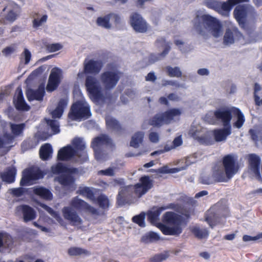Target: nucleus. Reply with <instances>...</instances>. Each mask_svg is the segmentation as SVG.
<instances>
[{
	"instance_id": "1",
	"label": "nucleus",
	"mask_w": 262,
	"mask_h": 262,
	"mask_svg": "<svg viewBox=\"0 0 262 262\" xmlns=\"http://www.w3.org/2000/svg\"><path fill=\"white\" fill-rule=\"evenodd\" d=\"M70 207H64L62 212L64 218L69 221L72 225H80L82 220L75 210L79 212L88 211L93 214H96L97 210L84 200L78 196L74 197L70 202Z\"/></svg>"
},
{
	"instance_id": "2",
	"label": "nucleus",
	"mask_w": 262,
	"mask_h": 262,
	"mask_svg": "<svg viewBox=\"0 0 262 262\" xmlns=\"http://www.w3.org/2000/svg\"><path fill=\"white\" fill-rule=\"evenodd\" d=\"M195 30L200 35L205 36L206 28H209L213 36L217 38L222 34V25L216 18L209 15H196L194 19Z\"/></svg>"
},
{
	"instance_id": "3",
	"label": "nucleus",
	"mask_w": 262,
	"mask_h": 262,
	"mask_svg": "<svg viewBox=\"0 0 262 262\" xmlns=\"http://www.w3.org/2000/svg\"><path fill=\"white\" fill-rule=\"evenodd\" d=\"M182 216L172 211H167L162 216V223H159L157 227L165 235H179L183 231L181 225Z\"/></svg>"
},
{
	"instance_id": "4",
	"label": "nucleus",
	"mask_w": 262,
	"mask_h": 262,
	"mask_svg": "<svg viewBox=\"0 0 262 262\" xmlns=\"http://www.w3.org/2000/svg\"><path fill=\"white\" fill-rule=\"evenodd\" d=\"M249 0H227L226 2H219L215 0H208L206 6L217 12L224 16H228L233 7L242 3L248 2Z\"/></svg>"
},
{
	"instance_id": "5",
	"label": "nucleus",
	"mask_w": 262,
	"mask_h": 262,
	"mask_svg": "<svg viewBox=\"0 0 262 262\" xmlns=\"http://www.w3.org/2000/svg\"><path fill=\"white\" fill-rule=\"evenodd\" d=\"M21 8L18 5L14 2L9 3L0 14V24L6 25L13 23L19 16Z\"/></svg>"
},
{
	"instance_id": "6",
	"label": "nucleus",
	"mask_w": 262,
	"mask_h": 262,
	"mask_svg": "<svg viewBox=\"0 0 262 262\" xmlns=\"http://www.w3.org/2000/svg\"><path fill=\"white\" fill-rule=\"evenodd\" d=\"M222 164L229 179H231L237 172L239 168L237 156L234 154H228L224 156Z\"/></svg>"
},
{
	"instance_id": "7",
	"label": "nucleus",
	"mask_w": 262,
	"mask_h": 262,
	"mask_svg": "<svg viewBox=\"0 0 262 262\" xmlns=\"http://www.w3.org/2000/svg\"><path fill=\"white\" fill-rule=\"evenodd\" d=\"M43 176V173L38 168L31 167L26 168L23 171L20 185L21 186L30 185L32 184L33 181L41 179Z\"/></svg>"
},
{
	"instance_id": "8",
	"label": "nucleus",
	"mask_w": 262,
	"mask_h": 262,
	"mask_svg": "<svg viewBox=\"0 0 262 262\" xmlns=\"http://www.w3.org/2000/svg\"><path fill=\"white\" fill-rule=\"evenodd\" d=\"M72 146L75 151L76 159V162L81 164L88 160V156L86 150V146L82 139L80 137H75L71 142Z\"/></svg>"
},
{
	"instance_id": "9",
	"label": "nucleus",
	"mask_w": 262,
	"mask_h": 262,
	"mask_svg": "<svg viewBox=\"0 0 262 262\" xmlns=\"http://www.w3.org/2000/svg\"><path fill=\"white\" fill-rule=\"evenodd\" d=\"M120 78V73L118 71H107L102 73L100 77V81L106 90L114 88Z\"/></svg>"
},
{
	"instance_id": "10",
	"label": "nucleus",
	"mask_w": 262,
	"mask_h": 262,
	"mask_svg": "<svg viewBox=\"0 0 262 262\" xmlns=\"http://www.w3.org/2000/svg\"><path fill=\"white\" fill-rule=\"evenodd\" d=\"M154 186V181L148 176H143L134 186V194L138 198L145 194Z\"/></svg>"
},
{
	"instance_id": "11",
	"label": "nucleus",
	"mask_w": 262,
	"mask_h": 262,
	"mask_svg": "<svg viewBox=\"0 0 262 262\" xmlns=\"http://www.w3.org/2000/svg\"><path fill=\"white\" fill-rule=\"evenodd\" d=\"M85 84L86 90L92 98L96 101L102 99L103 95L101 88L96 78L92 76H87L85 79Z\"/></svg>"
},
{
	"instance_id": "12",
	"label": "nucleus",
	"mask_w": 262,
	"mask_h": 262,
	"mask_svg": "<svg viewBox=\"0 0 262 262\" xmlns=\"http://www.w3.org/2000/svg\"><path fill=\"white\" fill-rule=\"evenodd\" d=\"M129 24L134 30L138 33H146L150 27L141 15L137 12H134L130 15Z\"/></svg>"
},
{
	"instance_id": "13",
	"label": "nucleus",
	"mask_w": 262,
	"mask_h": 262,
	"mask_svg": "<svg viewBox=\"0 0 262 262\" xmlns=\"http://www.w3.org/2000/svg\"><path fill=\"white\" fill-rule=\"evenodd\" d=\"M111 139L106 135H102L95 138L91 143V147L94 150L96 159L100 160L103 158V152L101 147L103 145H108L111 143Z\"/></svg>"
},
{
	"instance_id": "14",
	"label": "nucleus",
	"mask_w": 262,
	"mask_h": 262,
	"mask_svg": "<svg viewBox=\"0 0 262 262\" xmlns=\"http://www.w3.org/2000/svg\"><path fill=\"white\" fill-rule=\"evenodd\" d=\"M249 6L248 5H238L233 11V16L239 26L243 29L246 27V21L249 12Z\"/></svg>"
},
{
	"instance_id": "15",
	"label": "nucleus",
	"mask_w": 262,
	"mask_h": 262,
	"mask_svg": "<svg viewBox=\"0 0 262 262\" xmlns=\"http://www.w3.org/2000/svg\"><path fill=\"white\" fill-rule=\"evenodd\" d=\"M180 208L179 204L174 203L169 204L167 206L154 207L153 210L148 211L147 213V220L152 224H155L159 220V216L163 211L167 209L178 211Z\"/></svg>"
},
{
	"instance_id": "16",
	"label": "nucleus",
	"mask_w": 262,
	"mask_h": 262,
	"mask_svg": "<svg viewBox=\"0 0 262 262\" xmlns=\"http://www.w3.org/2000/svg\"><path fill=\"white\" fill-rule=\"evenodd\" d=\"M61 71L58 69L52 70L48 79L46 90L49 92H52L57 89L60 83Z\"/></svg>"
},
{
	"instance_id": "17",
	"label": "nucleus",
	"mask_w": 262,
	"mask_h": 262,
	"mask_svg": "<svg viewBox=\"0 0 262 262\" xmlns=\"http://www.w3.org/2000/svg\"><path fill=\"white\" fill-rule=\"evenodd\" d=\"M222 125L224 126V128L215 129L212 131L214 139L217 142L225 141L232 133L230 122L227 125H225V123Z\"/></svg>"
},
{
	"instance_id": "18",
	"label": "nucleus",
	"mask_w": 262,
	"mask_h": 262,
	"mask_svg": "<svg viewBox=\"0 0 262 262\" xmlns=\"http://www.w3.org/2000/svg\"><path fill=\"white\" fill-rule=\"evenodd\" d=\"M111 19L114 20L115 24H119L120 23L121 18L118 14L110 13L103 17H98L96 20V24L98 26L108 29L111 28V24L110 23Z\"/></svg>"
},
{
	"instance_id": "19",
	"label": "nucleus",
	"mask_w": 262,
	"mask_h": 262,
	"mask_svg": "<svg viewBox=\"0 0 262 262\" xmlns=\"http://www.w3.org/2000/svg\"><path fill=\"white\" fill-rule=\"evenodd\" d=\"M248 162L249 168L251 171H252L256 177L260 178V158L255 154H251L248 155Z\"/></svg>"
},
{
	"instance_id": "20",
	"label": "nucleus",
	"mask_w": 262,
	"mask_h": 262,
	"mask_svg": "<svg viewBox=\"0 0 262 262\" xmlns=\"http://www.w3.org/2000/svg\"><path fill=\"white\" fill-rule=\"evenodd\" d=\"M68 115H91L90 107L86 102L77 101L72 105Z\"/></svg>"
},
{
	"instance_id": "21",
	"label": "nucleus",
	"mask_w": 262,
	"mask_h": 262,
	"mask_svg": "<svg viewBox=\"0 0 262 262\" xmlns=\"http://www.w3.org/2000/svg\"><path fill=\"white\" fill-rule=\"evenodd\" d=\"M13 103L16 110L18 111H29L30 106L26 102L22 90L20 87H18L15 92V95L13 98Z\"/></svg>"
},
{
	"instance_id": "22",
	"label": "nucleus",
	"mask_w": 262,
	"mask_h": 262,
	"mask_svg": "<svg viewBox=\"0 0 262 262\" xmlns=\"http://www.w3.org/2000/svg\"><path fill=\"white\" fill-rule=\"evenodd\" d=\"M233 116H204V121L210 125H221L224 123L227 125L231 122Z\"/></svg>"
},
{
	"instance_id": "23",
	"label": "nucleus",
	"mask_w": 262,
	"mask_h": 262,
	"mask_svg": "<svg viewBox=\"0 0 262 262\" xmlns=\"http://www.w3.org/2000/svg\"><path fill=\"white\" fill-rule=\"evenodd\" d=\"M103 66V62L100 60H89L84 64V71L86 74H97L101 70Z\"/></svg>"
},
{
	"instance_id": "24",
	"label": "nucleus",
	"mask_w": 262,
	"mask_h": 262,
	"mask_svg": "<svg viewBox=\"0 0 262 262\" xmlns=\"http://www.w3.org/2000/svg\"><path fill=\"white\" fill-rule=\"evenodd\" d=\"M71 145L61 148L58 151L57 160L61 161H69L74 158L76 159L75 151Z\"/></svg>"
},
{
	"instance_id": "25",
	"label": "nucleus",
	"mask_w": 262,
	"mask_h": 262,
	"mask_svg": "<svg viewBox=\"0 0 262 262\" xmlns=\"http://www.w3.org/2000/svg\"><path fill=\"white\" fill-rule=\"evenodd\" d=\"M45 94V88L40 85L37 90L29 89L26 91V96L29 101L33 100L42 101Z\"/></svg>"
},
{
	"instance_id": "26",
	"label": "nucleus",
	"mask_w": 262,
	"mask_h": 262,
	"mask_svg": "<svg viewBox=\"0 0 262 262\" xmlns=\"http://www.w3.org/2000/svg\"><path fill=\"white\" fill-rule=\"evenodd\" d=\"M17 173V169L15 166L11 165L6 167L4 171L0 174L2 181L8 184L14 182Z\"/></svg>"
},
{
	"instance_id": "27",
	"label": "nucleus",
	"mask_w": 262,
	"mask_h": 262,
	"mask_svg": "<svg viewBox=\"0 0 262 262\" xmlns=\"http://www.w3.org/2000/svg\"><path fill=\"white\" fill-rule=\"evenodd\" d=\"M51 172L54 174H59L64 173H77L78 171L77 168L68 167L62 163L58 162L51 166Z\"/></svg>"
},
{
	"instance_id": "28",
	"label": "nucleus",
	"mask_w": 262,
	"mask_h": 262,
	"mask_svg": "<svg viewBox=\"0 0 262 262\" xmlns=\"http://www.w3.org/2000/svg\"><path fill=\"white\" fill-rule=\"evenodd\" d=\"M18 211H20L25 222L32 221L36 217V212L31 207L27 205H21L17 207Z\"/></svg>"
},
{
	"instance_id": "29",
	"label": "nucleus",
	"mask_w": 262,
	"mask_h": 262,
	"mask_svg": "<svg viewBox=\"0 0 262 262\" xmlns=\"http://www.w3.org/2000/svg\"><path fill=\"white\" fill-rule=\"evenodd\" d=\"M106 126L108 129L115 131L119 134L124 132V128L122 127L119 121L111 117V116H106L105 118Z\"/></svg>"
},
{
	"instance_id": "30",
	"label": "nucleus",
	"mask_w": 262,
	"mask_h": 262,
	"mask_svg": "<svg viewBox=\"0 0 262 262\" xmlns=\"http://www.w3.org/2000/svg\"><path fill=\"white\" fill-rule=\"evenodd\" d=\"M241 35L242 34L237 28L227 29L224 36V43L225 45L233 43L234 41V37H238Z\"/></svg>"
},
{
	"instance_id": "31",
	"label": "nucleus",
	"mask_w": 262,
	"mask_h": 262,
	"mask_svg": "<svg viewBox=\"0 0 262 262\" xmlns=\"http://www.w3.org/2000/svg\"><path fill=\"white\" fill-rule=\"evenodd\" d=\"M94 190L95 188L92 187L87 186L79 187L76 191V193L81 195L83 197H85L93 202H95L96 198L95 197Z\"/></svg>"
},
{
	"instance_id": "32",
	"label": "nucleus",
	"mask_w": 262,
	"mask_h": 262,
	"mask_svg": "<svg viewBox=\"0 0 262 262\" xmlns=\"http://www.w3.org/2000/svg\"><path fill=\"white\" fill-rule=\"evenodd\" d=\"M53 148L49 143L42 145L39 149V156L41 160L46 161L52 157Z\"/></svg>"
},
{
	"instance_id": "33",
	"label": "nucleus",
	"mask_w": 262,
	"mask_h": 262,
	"mask_svg": "<svg viewBox=\"0 0 262 262\" xmlns=\"http://www.w3.org/2000/svg\"><path fill=\"white\" fill-rule=\"evenodd\" d=\"M33 192L35 194L46 200H51L53 198L52 192L48 189L43 187H34Z\"/></svg>"
},
{
	"instance_id": "34",
	"label": "nucleus",
	"mask_w": 262,
	"mask_h": 262,
	"mask_svg": "<svg viewBox=\"0 0 262 262\" xmlns=\"http://www.w3.org/2000/svg\"><path fill=\"white\" fill-rule=\"evenodd\" d=\"M72 173H64L58 177V182L63 186H70L73 185L75 179L72 176Z\"/></svg>"
},
{
	"instance_id": "35",
	"label": "nucleus",
	"mask_w": 262,
	"mask_h": 262,
	"mask_svg": "<svg viewBox=\"0 0 262 262\" xmlns=\"http://www.w3.org/2000/svg\"><path fill=\"white\" fill-rule=\"evenodd\" d=\"M213 115H243L239 109L235 107H223L214 112Z\"/></svg>"
},
{
	"instance_id": "36",
	"label": "nucleus",
	"mask_w": 262,
	"mask_h": 262,
	"mask_svg": "<svg viewBox=\"0 0 262 262\" xmlns=\"http://www.w3.org/2000/svg\"><path fill=\"white\" fill-rule=\"evenodd\" d=\"M170 50V47L167 45L162 53L157 54H151L148 57V62L152 64L163 59L168 53Z\"/></svg>"
},
{
	"instance_id": "37",
	"label": "nucleus",
	"mask_w": 262,
	"mask_h": 262,
	"mask_svg": "<svg viewBox=\"0 0 262 262\" xmlns=\"http://www.w3.org/2000/svg\"><path fill=\"white\" fill-rule=\"evenodd\" d=\"M68 99L61 98L58 102L56 108L52 112L51 115H62L68 105Z\"/></svg>"
},
{
	"instance_id": "38",
	"label": "nucleus",
	"mask_w": 262,
	"mask_h": 262,
	"mask_svg": "<svg viewBox=\"0 0 262 262\" xmlns=\"http://www.w3.org/2000/svg\"><path fill=\"white\" fill-rule=\"evenodd\" d=\"M191 231L195 237L199 239L206 238L209 235L208 231L206 228L193 227L191 229Z\"/></svg>"
},
{
	"instance_id": "39",
	"label": "nucleus",
	"mask_w": 262,
	"mask_h": 262,
	"mask_svg": "<svg viewBox=\"0 0 262 262\" xmlns=\"http://www.w3.org/2000/svg\"><path fill=\"white\" fill-rule=\"evenodd\" d=\"M11 133L14 137L15 136H18L22 134L23 131L26 127L25 123H20L18 124H14L11 122L9 123Z\"/></svg>"
},
{
	"instance_id": "40",
	"label": "nucleus",
	"mask_w": 262,
	"mask_h": 262,
	"mask_svg": "<svg viewBox=\"0 0 262 262\" xmlns=\"http://www.w3.org/2000/svg\"><path fill=\"white\" fill-rule=\"evenodd\" d=\"M160 237L159 235L156 232L150 231L141 238V241L144 243H150L160 240Z\"/></svg>"
},
{
	"instance_id": "41",
	"label": "nucleus",
	"mask_w": 262,
	"mask_h": 262,
	"mask_svg": "<svg viewBox=\"0 0 262 262\" xmlns=\"http://www.w3.org/2000/svg\"><path fill=\"white\" fill-rule=\"evenodd\" d=\"M175 116H155L149 121V124L155 126H161L165 118L173 119Z\"/></svg>"
},
{
	"instance_id": "42",
	"label": "nucleus",
	"mask_w": 262,
	"mask_h": 262,
	"mask_svg": "<svg viewBox=\"0 0 262 262\" xmlns=\"http://www.w3.org/2000/svg\"><path fill=\"white\" fill-rule=\"evenodd\" d=\"M144 134L141 132H138L132 137L130 142V145L133 147L137 148L139 144L143 141Z\"/></svg>"
},
{
	"instance_id": "43",
	"label": "nucleus",
	"mask_w": 262,
	"mask_h": 262,
	"mask_svg": "<svg viewBox=\"0 0 262 262\" xmlns=\"http://www.w3.org/2000/svg\"><path fill=\"white\" fill-rule=\"evenodd\" d=\"M97 202L99 206L104 209H108L109 207V200L107 197L104 194H100L94 202Z\"/></svg>"
},
{
	"instance_id": "44",
	"label": "nucleus",
	"mask_w": 262,
	"mask_h": 262,
	"mask_svg": "<svg viewBox=\"0 0 262 262\" xmlns=\"http://www.w3.org/2000/svg\"><path fill=\"white\" fill-rule=\"evenodd\" d=\"M68 253L70 256H78L82 254L89 255L90 254L89 251L79 247H71L68 249Z\"/></svg>"
},
{
	"instance_id": "45",
	"label": "nucleus",
	"mask_w": 262,
	"mask_h": 262,
	"mask_svg": "<svg viewBox=\"0 0 262 262\" xmlns=\"http://www.w3.org/2000/svg\"><path fill=\"white\" fill-rule=\"evenodd\" d=\"M213 177L214 182H227L230 179L228 178L225 172L223 171H217L213 173Z\"/></svg>"
},
{
	"instance_id": "46",
	"label": "nucleus",
	"mask_w": 262,
	"mask_h": 262,
	"mask_svg": "<svg viewBox=\"0 0 262 262\" xmlns=\"http://www.w3.org/2000/svg\"><path fill=\"white\" fill-rule=\"evenodd\" d=\"M14 140V138L11 134L7 133L4 134L3 138L0 137V148L4 147L7 144L12 143Z\"/></svg>"
},
{
	"instance_id": "47",
	"label": "nucleus",
	"mask_w": 262,
	"mask_h": 262,
	"mask_svg": "<svg viewBox=\"0 0 262 262\" xmlns=\"http://www.w3.org/2000/svg\"><path fill=\"white\" fill-rule=\"evenodd\" d=\"M166 70L168 75L170 77H176L180 78L182 75V72L178 67L172 68L170 66H167Z\"/></svg>"
},
{
	"instance_id": "48",
	"label": "nucleus",
	"mask_w": 262,
	"mask_h": 262,
	"mask_svg": "<svg viewBox=\"0 0 262 262\" xmlns=\"http://www.w3.org/2000/svg\"><path fill=\"white\" fill-rule=\"evenodd\" d=\"M199 134L200 131L195 127H191L189 132L190 136L199 142L202 143L205 142L206 137L205 136H200Z\"/></svg>"
},
{
	"instance_id": "49",
	"label": "nucleus",
	"mask_w": 262,
	"mask_h": 262,
	"mask_svg": "<svg viewBox=\"0 0 262 262\" xmlns=\"http://www.w3.org/2000/svg\"><path fill=\"white\" fill-rule=\"evenodd\" d=\"M145 213L144 212H141L139 215H135L133 217L132 221L138 224L141 227H144L145 224Z\"/></svg>"
},
{
	"instance_id": "50",
	"label": "nucleus",
	"mask_w": 262,
	"mask_h": 262,
	"mask_svg": "<svg viewBox=\"0 0 262 262\" xmlns=\"http://www.w3.org/2000/svg\"><path fill=\"white\" fill-rule=\"evenodd\" d=\"M3 242L4 246L7 248H12L14 245L13 238L9 234L6 232H3Z\"/></svg>"
},
{
	"instance_id": "51",
	"label": "nucleus",
	"mask_w": 262,
	"mask_h": 262,
	"mask_svg": "<svg viewBox=\"0 0 262 262\" xmlns=\"http://www.w3.org/2000/svg\"><path fill=\"white\" fill-rule=\"evenodd\" d=\"M48 19V15L47 14L43 15L40 18H34L32 20V26L34 29H38L47 22Z\"/></svg>"
},
{
	"instance_id": "52",
	"label": "nucleus",
	"mask_w": 262,
	"mask_h": 262,
	"mask_svg": "<svg viewBox=\"0 0 262 262\" xmlns=\"http://www.w3.org/2000/svg\"><path fill=\"white\" fill-rule=\"evenodd\" d=\"M47 125L51 128L54 134L59 133V125L58 123L55 120L47 119L45 118Z\"/></svg>"
},
{
	"instance_id": "53",
	"label": "nucleus",
	"mask_w": 262,
	"mask_h": 262,
	"mask_svg": "<svg viewBox=\"0 0 262 262\" xmlns=\"http://www.w3.org/2000/svg\"><path fill=\"white\" fill-rule=\"evenodd\" d=\"M169 256V254L167 252L164 253H160L155 255L153 257L150 258V262H162V261L166 259Z\"/></svg>"
},
{
	"instance_id": "54",
	"label": "nucleus",
	"mask_w": 262,
	"mask_h": 262,
	"mask_svg": "<svg viewBox=\"0 0 262 262\" xmlns=\"http://www.w3.org/2000/svg\"><path fill=\"white\" fill-rule=\"evenodd\" d=\"M62 48V46L59 43L49 44L46 46V49L49 52H54L60 50Z\"/></svg>"
},
{
	"instance_id": "55",
	"label": "nucleus",
	"mask_w": 262,
	"mask_h": 262,
	"mask_svg": "<svg viewBox=\"0 0 262 262\" xmlns=\"http://www.w3.org/2000/svg\"><path fill=\"white\" fill-rule=\"evenodd\" d=\"M33 143L34 141L31 139L24 141L22 143V148L25 150L32 149L36 145V144L33 145Z\"/></svg>"
},
{
	"instance_id": "56",
	"label": "nucleus",
	"mask_w": 262,
	"mask_h": 262,
	"mask_svg": "<svg viewBox=\"0 0 262 262\" xmlns=\"http://www.w3.org/2000/svg\"><path fill=\"white\" fill-rule=\"evenodd\" d=\"M98 174L103 176H113L114 175V170L113 168L109 167L105 170L98 171Z\"/></svg>"
},
{
	"instance_id": "57",
	"label": "nucleus",
	"mask_w": 262,
	"mask_h": 262,
	"mask_svg": "<svg viewBox=\"0 0 262 262\" xmlns=\"http://www.w3.org/2000/svg\"><path fill=\"white\" fill-rule=\"evenodd\" d=\"M42 206L49 214H50L52 216H53L56 219H58V218H60L58 213L57 212L55 211L50 207L46 205H43Z\"/></svg>"
},
{
	"instance_id": "58",
	"label": "nucleus",
	"mask_w": 262,
	"mask_h": 262,
	"mask_svg": "<svg viewBox=\"0 0 262 262\" xmlns=\"http://www.w3.org/2000/svg\"><path fill=\"white\" fill-rule=\"evenodd\" d=\"M172 170V169L168 168L167 166H163L158 169L157 170L151 169L150 170V171L157 172L160 173H169L173 172Z\"/></svg>"
},
{
	"instance_id": "59",
	"label": "nucleus",
	"mask_w": 262,
	"mask_h": 262,
	"mask_svg": "<svg viewBox=\"0 0 262 262\" xmlns=\"http://www.w3.org/2000/svg\"><path fill=\"white\" fill-rule=\"evenodd\" d=\"M162 84L163 86H166L167 85H170L172 86H174L177 88H180L181 85L179 83L176 81L173 80H163L162 81Z\"/></svg>"
},
{
	"instance_id": "60",
	"label": "nucleus",
	"mask_w": 262,
	"mask_h": 262,
	"mask_svg": "<svg viewBox=\"0 0 262 262\" xmlns=\"http://www.w3.org/2000/svg\"><path fill=\"white\" fill-rule=\"evenodd\" d=\"M244 116H237V120L234 123L233 125L237 128H240L245 122Z\"/></svg>"
},
{
	"instance_id": "61",
	"label": "nucleus",
	"mask_w": 262,
	"mask_h": 262,
	"mask_svg": "<svg viewBox=\"0 0 262 262\" xmlns=\"http://www.w3.org/2000/svg\"><path fill=\"white\" fill-rule=\"evenodd\" d=\"M260 238H262V233L257 235L255 236H251L248 235H244L243 236V240L244 242H249L251 241H255Z\"/></svg>"
},
{
	"instance_id": "62",
	"label": "nucleus",
	"mask_w": 262,
	"mask_h": 262,
	"mask_svg": "<svg viewBox=\"0 0 262 262\" xmlns=\"http://www.w3.org/2000/svg\"><path fill=\"white\" fill-rule=\"evenodd\" d=\"M25 192V189L23 187H18L12 189V194L17 197L21 196Z\"/></svg>"
},
{
	"instance_id": "63",
	"label": "nucleus",
	"mask_w": 262,
	"mask_h": 262,
	"mask_svg": "<svg viewBox=\"0 0 262 262\" xmlns=\"http://www.w3.org/2000/svg\"><path fill=\"white\" fill-rule=\"evenodd\" d=\"M23 55L25 57V63L27 64L29 63L31 58V53L29 51V50L27 49H25Z\"/></svg>"
},
{
	"instance_id": "64",
	"label": "nucleus",
	"mask_w": 262,
	"mask_h": 262,
	"mask_svg": "<svg viewBox=\"0 0 262 262\" xmlns=\"http://www.w3.org/2000/svg\"><path fill=\"white\" fill-rule=\"evenodd\" d=\"M183 141L181 137V136H179L178 137H176L173 142H172V148H176L178 147L182 144Z\"/></svg>"
}]
</instances>
